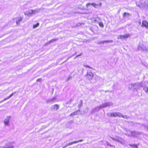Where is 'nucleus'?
Returning <instances> with one entry per match:
<instances>
[{
	"label": "nucleus",
	"instance_id": "obj_1",
	"mask_svg": "<svg viewBox=\"0 0 148 148\" xmlns=\"http://www.w3.org/2000/svg\"><path fill=\"white\" fill-rule=\"evenodd\" d=\"M112 105V103L111 102H107L103 103L102 105L97 106L96 107L93 109L91 112V113H93L97 111H98L100 109L102 108H104L107 106H109Z\"/></svg>",
	"mask_w": 148,
	"mask_h": 148
},
{
	"label": "nucleus",
	"instance_id": "obj_2",
	"mask_svg": "<svg viewBox=\"0 0 148 148\" xmlns=\"http://www.w3.org/2000/svg\"><path fill=\"white\" fill-rule=\"evenodd\" d=\"M112 105V103L111 102H107L103 103L102 105L97 106L96 107L93 109L91 112V113H93L97 111H98L100 109L102 108H104L107 106H109Z\"/></svg>",
	"mask_w": 148,
	"mask_h": 148
},
{
	"label": "nucleus",
	"instance_id": "obj_3",
	"mask_svg": "<svg viewBox=\"0 0 148 148\" xmlns=\"http://www.w3.org/2000/svg\"><path fill=\"white\" fill-rule=\"evenodd\" d=\"M136 5L139 8H144L146 9H148V1H144L140 0V2L136 3Z\"/></svg>",
	"mask_w": 148,
	"mask_h": 148
},
{
	"label": "nucleus",
	"instance_id": "obj_4",
	"mask_svg": "<svg viewBox=\"0 0 148 148\" xmlns=\"http://www.w3.org/2000/svg\"><path fill=\"white\" fill-rule=\"evenodd\" d=\"M116 116L119 117H123L124 118H126L127 117L126 116H123L119 112L112 113L111 117H115Z\"/></svg>",
	"mask_w": 148,
	"mask_h": 148
},
{
	"label": "nucleus",
	"instance_id": "obj_5",
	"mask_svg": "<svg viewBox=\"0 0 148 148\" xmlns=\"http://www.w3.org/2000/svg\"><path fill=\"white\" fill-rule=\"evenodd\" d=\"M93 74L90 71H87L85 77L88 80H90L93 77Z\"/></svg>",
	"mask_w": 148,
	"mask_h": 148
},
{
	"label": "nucleus",
	"instance_id": "obj_6",
	"mask_svg": "<svg viewBox=\"0 0 148 148\" xmlns=\"http://www.w3.org/2000/svg\"><path fill=\"white\" fill-rule=\"evenodd\" d=\"M131 135L133 136L136 137H140L141 136L140 133L136 131H132L131 132Z\"/></svg>",
	"mask_w": 148,
	"mask_h": 148
},
{
	"label": "nucleus",
	"instance_id": "obj_7",
	"mask_svg": "<svg viewBox=\"0 0 148 148\" xmlns=\"http://www.w3.org/2000/svg\"><path fill=\"white\" fill-rule=\"evenodd\" d=\"M138 49L140 51H147V50L145 46L142 44H140L138 47Z\"/></svg>",
	"mask_w": 148,
	"mask_h": 148
},
{
	"label": "nucleus",
	"instance_id": "obj_8",
	"mask_svg": "<svg viewBox=\"0 0 148 148\" xmlns=\"http://www.w3.org/2000/svg\"><path fill=\"white\" fill-rule=\"evenodd\" d=\"M142 27H145L147 29H148V22L145 20H143L142 22Z\"/></svg>",
	"mask_w": 148,
	"mask_h": 148
},
{
	"label": "nucleus",
	"instance_id": "obj_9",
	"mask_svg": "<svg viewBox=\"0 0 148 148\" xmlns=\"http://www.w3.org/2000/svg\"><path fill=\"white\" fill-rule=\"evenodd\" d=\"M113 140H115L116 141H117L118 142L120 143H122V139L118 136H116L115 138H112L111 137Z\"/></svg>",
	"mask_w": 148,
	"mask_h": 148
},
{
	"label": "nucleus",
	"instance_id": "obj_10",
	"mask_svg": "<svg viewBox=\"0 0 148 148\" xmlns=\"http://www.w3.org/2000/svg\"><path fill=\"white\" fill-rule=\"evenodd\" d=\"M59 106L57 104L54 105L53 106H52L51 109L53 111H56L59 108Z\"/></svg>",
	"mask_w": 148,
	"mask_h": 148
},
{
	"label": "nucleus",
	"instance_id": "obj_11",
	"mask_svg": "<svg viewBox=\"0 0 148 148\" xmlns=\"http://www.w3.org/2000/svg\"><path fill=\"white\" fill-rule=\"evenodd\" d=\"M24 14L25 15H31L34 13L32 10H30L25 12Z\"/></svg>",
	"mask_w": 148,
	"mask_h": 148
},
{
	"label": "nucleus",
	"instance_id": "obj_12",
	"mask_svg": "<svg viewBox=\"0 0 148 148\" xmlns=\"http://www.w3.org/2000/svg\"><path fill=\"white\" fill-rule=\"evenodd\" d=\"M10 116H8L6 118L5 120L4 123L6 125H8L9 124V120L10 119Z\"/></svg>",
	"mask_w": 148,
	"mask_h": 148
},
{
	"label": "nucleus",
	"instance_id": "obj_13",
	"mask_svg": "<svg viewBox=\"0 0 148 148\" xmlns=\"http://www.w3.org/2000/svg\"><path fill=\"white\" fill-rule=\"evenodd\" d=\"M129 36L128 34H126L124 36L120 35L119 36L117 37L118 39H124L126 38H128Z\"/></svg>",
	"mask_w": 148,
	"mask_h": 148
},
{
	"label": "nucleus",
	"instance_id": "obj_14",
	"mask_svg": "<svg viewBox=\"0 0 148 148\" xmlns=\"http://www.w3.org/2000/svg\"><path fill=\"white\" fill-rule=\"evenodd\" d=\"M90 5H92L94 7L96 8H97L98 6L97 4L95 3H88L86 4L87 7H88Z\"/></svg>",
	"mask_w": 148,
	"mask_h": 148
},
{
	"label": "nucleus",
	"instance_id": "obj_15",
	"mask_svg": "<svg viewBox=\"0 0 148 148\" xmlns=\"http://www.w3.org/2000/svg\"><path fill=\"white\" fill-rule=\"evenodd\" d=\"M56 100V97H54L53 99L51 100H48L47 101V102L48 103L49 102L53 103V102H55Z\"/></svg>",
	"mask_w": 148,
	"mask_h": 148
},
{
	"label": "nucleus",
	"instance_id": "obj_16",
	"mask_svg": "<svg viewBox=\"0 0 148 148\" xmlns=\"http://www.w3.org/2000/svg\"><path fill=\"white\" fill-rule=\"evenodd\" d=\"M113 42L112 40H104V41H101L100 42H99V44L100 43H103V44L105 42H106V43H108V42H110L112 43Z\"/></svg>",
	"mask_w": 148,
	"mask_h": 148
},
{
	"label": "nucleus",
	"instance_id": "obj_17",
	"mask_svg": "<svg viewBox=\"0 0 148 148\" xmlns=\"http://www.w3.org/2000/svg\"><path fill=\"white\" fill-rule=\"evenodd\" d=\"M22 18L21 17L18 18L16 21V23L17 24H19V22L22 21Z\"/></svg>",
	"mask_w": 148,
	"mask_h": 148
},
{
	"label": "nucleus",
	"instance_id": "obj_18",
	"mask_svg": "<svg viewBox=\"0 0 148 148\" xmlns=\"http://www.w3.org/2000/svg\"><path fill=\"white\" fill-rule=\"evenodd\" d=\"M14 93H12L11 94L9 97L4 99V100L2 101L3 102L4 101H5L7 100V99H9L11 97L14 95Z\"/></svg>",
	"mask_w": 148,
	"mask_h": 148
},
{
	"label": "nucleus",
	"instance_id": "obj_19",
	"mask_svg": "<svg viewBox=\"0 0 148 148\" xmlns=\"http://www.w3.org/2000/svg\"><path fill=\"white\" fill-rule=\"evenodd\" d=\"M77 142H76L74 141L73 142H71L69 143L66 144V146L71 145L74 143H76Z\"/></svg>",
	"mask_w": 148,
	"mask_h": 148
},
{
	"label": "nucleus",
	"instance_id": "obj_20",
	"mask_svg": "<svg viewBox=\"0 0 148 148\" xmlns=\"http://www.w3.org/2000/svg\"><path fill=\"white\" fill-rule=\"evenodd\" d=\"M58 40V38L52 39V40H51L49 41V43H51V42H54Z\"/></svg>",
	"mask_w": 148,
	"mask_h": 148
},
{
	"label": "nucleus",
	"instance_id": "obj_21",
	"mask_svg": "<svg viewBox=\"0 0 148 148\" xmlns=\"http://www.w3.org/2000/svg\"><path fill=\"white\" fill-rule=\"evenodd\" d=\"M143 90L146 92H147L148 91V87L147 86H145L143 87Z\"/></svg>",
	"mask_w": 148,
	"mask_h": 148
},
{
	"label": "nucleus",
	"instance_id": "obj_22",
	"mask_svg": "<svg viewBox=\"0 0 148 148\" xmlns=\"http://www.w3.org/2000/svg\"><path fill=\"white\" fill-rule=\"evenodd\" d=\"M83 102L82 100H80L79 104L78 105V107L80 108L82 107V105Z\"/></svg>",
	"mask_w": 148,
	"mask_h": 148
},
{
	"label": "nucleus",
	"instance_id": "obj_23",
	"mask_svg": "<svg viewBox=\"0 0 148 148\" xmlns=\"http://www.w3.org/2000/svg\"><path fill=\"white\" fill-rule=\"evenodd\" d=\"M88 108L87 107L83 110V112L84 113H86L88 112Z\"/></svg>",
	"mask_w": 148,
	"mask_h": 148
},
{
	"label": "nucleus",
	"instance_id": "obj_24",
	"mask_svg": "<svg viewBox=\"0 0 148 148\" xmlns=\"http://www.w3.org/2000/svg\"><path fill=\"white\" fill-rule=\"evenodd\" d=\"M74 112L75 115H78V114H80V110H77L76 111H75Z\"/></svg>",
	"mask_w": 148,
	"mask_h": 148
},
{
	"label": "nucleus",
	"instance_id": "obj_25",
	"mask_svg": "<svg viewBox=\"0 0 148 148\" xmlns=\"http://www.w3.org/2000/svg\"><path fill=\"white\" fill-rule=\"evenodd\" d=\"M130 146L132 147L133 148H138L137 145H130Z\"/></svg>",
	"mask_w": 148,
	"mask_h": 148
},
{
	"label": "nucleus",
	"instance_id": "obj_26",
	"mask_svg": "<svg viewBox=\"0 0 148 148\" xmlns=\"http://www.w3.org/2000/svg\"><path fill=\"white\" fill-rule=\"evenodd\" d=\"M39 23H37L36 24L34 25L33 26V28H36V27H37L39 26Z\"/></svg>",
	"mask_w": 148,
	"mask_h": 148
},
{
	"label": "nucleus",
	"instance_id": "obj_27",
	"mask_svg": "<svg viewBox=\"0 0 148 148\" xmlns=\"http://www.w3.org/2000/svg\"><path fill=\"white\" fill-rule=\"evenodd\" d=\"M99 25L100 26L102 27H103V25L102 22H99Z\"/></svg>",
	"mask_w": 148,
	"mask_h": 148
},
{
	"label": "nucleus",
	"instance_id": "obj_28",
	"mask_svg": "<svg viewBox=\"0 0 148 148\" xmlns=\"http://www.w3.org/2000/svg\"><path fill=\"white\" fill-rule=\"evenodd\" d=\"M33 11L34 14L36 12H38V9H36L34 10H33Z\"/></svg>",
	"mask_w": 148,
	"mask_h": 148
},
{
	"label": "nucleus",
	"instance_id": "obj_29",
	"mask_svg": "<svg viewBox=\"0 0 148 148\" xmlns=\"http://www.w3.org/2000/svg\"><path fill=\"white\" fill-rule=\"evenodd\" d=\"M112 113H108L107 114V115L108 117L111 116V117Z\"/></svg>",
	"mask_w": 148,
	"mask_h": 148
},
{
	"label": "nucleus",
	"instance_id": "obj_30",
	"mask_svg": "<svg viewBox=\"0 0 148 148\" xmlns=\"http://www.w3.org/2000/svg\"><path fill=\"white\" fill-rule=\"evenodd\" d=\"M75 115V114L74 113V112H73L71 113L70 114V116H73Z\"/></svg>",
	"mask_w": 148,
	"mask_h": 148
},
{
	"label": "nucleus",
	"instance_id": "obj_31",
	"mask_svg": "<svg viewBox=\"0 0 148 148\" xmlns=\"http://www.w3.org/2000/svg\"><path fill=\"white\" fill-rule=\"evenodd\" d=\"M84 67H85L88 68H91L90 67V66H88V65H84Z\"/></svg>",
	"mask_w": 148,
	"mask_h": 148
},
{
	"label": "nucleus",
	"instance_id": "obj_32",
	"mask_svg": "<svg viewBox=\"0 0 148 148\" xmlns=\"http://www.w3.org/2000/svg\"><path fill=\"white\" fill-rule=\"evenodd\" d=\"M127 14H128V15L129 14H127V13H126V12H125L123 14V16H126Z\"/></svg>",
	"mask_w": 148,
	"mask_h": 148
},
{
	"label": "nucleus",
	"instance_id": "obj_33",
	"mask_svg": "<svg viewBox=\"0 0 148 148\" xmlns=\"http://www.w3.org/2000/svg\"><path fill=\"white\" fill-rule=\"evenodd\" d=\"M82 141H83L82 140H78V141H75L77 142V143H78L79 142H81Z\"/></svg>",
	"mask_w": 148,
	"mask_h": 148
},
{
	"label": "nucleus",
	"instance_id": "obj_34",
	"mask_svg": "<svg viewBox=\"0 0 148 148\" xmlns=\"http://www.w3.org/2000/svg\"><path fill=\"white\" fill-rule=\"evenodd\" d=\"M137 85V84H132V86H133L134 87H135Z\"/></svg>",
	"mask_w": 148,
	"mask_h": 148
},
{
	"label": "nucleus",
	"instance_id": "obj_35",
	"mask_svg": "<svg viewBox=\"0 0 148 148\" xmlns=\"http://www.w3.org/2000/svg\"><path fill=\"white\" fill-rule=\"evenodd\" d=\"M94 21L95 22H98V21L96 19H95Z\"/></svg>",
	"mask_w": 148,
	"mask_h": 148
},
{
	"label": "nucleus",
	"instance_id": "obj_36",
	"mask_svg": "<svg viewBox=\"0 0 148 148\" xmlns=\"http://www.w3.org/2000/svg\"><path fill=\"white\" fill-rule=\"evenodd\" d=\"M145 127L147 130H148V126H145Z\"/></svg>",
	"mask_w": 148,
	"mask_h": 148
},
{
	"label": "nucleus",
	"instance_id": "obj_37",
	"mask_svg": "<svg viewBox=\"0 0 148 148\" xmlns=\"http://www.w3.org/2000/svg\"><path fill=\"white\" fill-rule=\"evenodd\" d=\"M82 55V54L81 53L80 54V55H78L77 56H76V57H78L80 56H81V55Z\"/></svg>",
	"mask_w": 148,
	"mask_h": 148
},
{
	"label": "nucleus",
	"instance_id": "obj_38",
	"mask_svg": "<svg viewBox=\"0 0 148 148\" xmlns=\"http://www.w3.org/2000/svg\"><path fill=\"white\" fill-rule=\"evenodd\" d=\"M67 146H66V145H65V146H62V148H65Z\"/></svg>",
	"mask_w": 148,
	"mask_h": 148
},
{
	"label": "nucleus",
	"instance_id": "obj_39",
	"mask_svg": "<svg viewBox=\"0 0 148 148\" xmlns=\"http://www.w3.org/2000/svg\"><path fill=\"white\" fill-rule=\"evenodd\" d=\"M70 77H69V78H67V79L66 80V81H69V80H70Z\"/></svg>",
	"mask_w": 148,
	"mask_h": 148
},
{
	"label": "nucleus",
	"instance_id": "obj_40",
	"mask_svg": "<svg viewBox=\"0 0 148 148\" xmlns=\"http://www.w3.org/2000/svg\"><path fill=\"white\" fill-rule=\"evenodd\" d=\"M40 80H41L40 79H37V81L38 82H39V81H40Z\"/></svg>",
	"mask_w": 148,
	"mask_h": 148
},
{
	"label": "nucleus",
	"instance_id": "obj_41",
	"mask_svg": "<svg viewBox=\"0 0 148 148\" xmlns=\"http://www.w3.org/2000/svg\"><path fill=\"white\" fill-rule=\"evenodd\" d=\"M139 23L140 25H141V22L140 21L139 22Z\"/></svg>",
	"mask_w": 148,
	"mask_h": 148
},
{
	"label": "nucleus",
	"instance_id": "obj_42",
	"mask_svg": "<svg viewBox=\"0 0 148 148\" xmlns=\"http://www.w3.org/2000/svg\"><path fill=\"white\" fill-rule=\"evenodd\" d=\"M108 146H111V145L110 144H108Z\"/></svg>",
	"mask_w": 148,
	"mask_h": 148
},
{
	"label": "nucleus",
	"instance_id": "obj_43",
	"mask_svg": "<svg viewBox=\"0 0 148 148\" xmlns=\"http://www.w3.org/2000/svg\"><path fill=\"white\" fill-rule=\"evenodd\" d=\"M139 87H140V86H138V88H136V90H137V89L138 88H139Z\"/></svg>",
	"mask_w": 148,
	"mask_h": 148
},
{
	"label": "nucleus",
	"instance_id": "obj_44",
	"mask_svg": "<svg viewBox=\"0 0 148 148\" xmlns=\"http://www.w3.org/2000/svg\"><path fill=\"white\" fill-rule=\"evenodd\" d=\"M125 135H128V136H129V134H127H127H126V133H125Z\"/></svg>",
	"mask_w": 148,
	"mask_h": 148
},
{
	"label": "nucleus",
	"instance_id": "obj_45",
	"mask_svg": "<svg viewBox=\"0 0 148 148\" xmlns=\"http://www.w3.org/2000/svg\"><path fill=\"white\" fill-rule=\"evenodd\" d=\"M70 102H71V101H72V99H70Z\"/></svg>",
	"mask_w": 148,
	"mask_h": 148
},
{
	"label": "nucleus",
	"instance_id": "obj_46",
	"mask_svg": "<svg viewBox=\"0 0 148 148\" xmlns=\"http://www.w3.org/2000/svg\"><path fill=\"white\" fill-rule=\"evenodd\" d=\"M74 55H73L72 56H74Z\"/></svg>",
	"mask_w": 148,
	"mask_h": 148
}]
</instances>
